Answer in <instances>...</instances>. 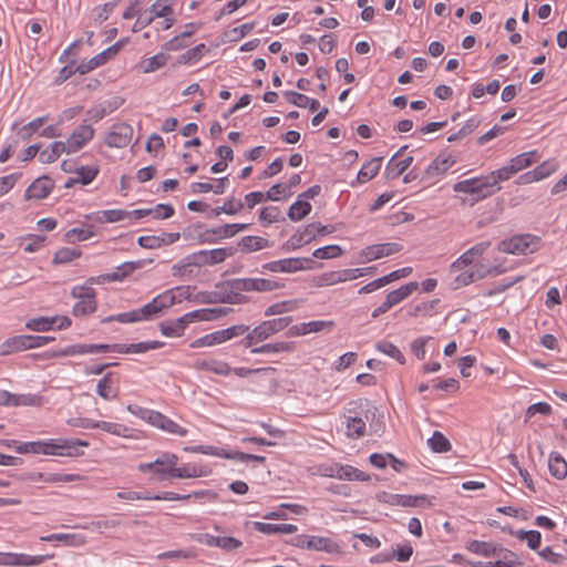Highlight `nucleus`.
Wrapping results in <instances>:
<instances>
[{
    "label": "nucleus",
    "instance_id": "nucleus-43",
    "mask_svg": "<svg viewBox=\"0 0 567 567\" xmlns=\"http://www.w3.org/2000/svg\"><path fill=\"white\" fill-rule=\"evenodd\" d=\"M293 346L291 342H275V343H266L260 347H256L251 349V353H279V352H290L292 351Z\"/></svg>",
    "mask_w": 567,
    "mask_h": 567
},
{
    "label": "nucleus",
    "instance_id": "nucleus-34",
    "mask_svg": "<svg viewBox=\"0 0 567 567\" xmlns=\"http://www.w3.org/2000/svg\"><path fill=\"white\" fill-rule=\"evenodd\" d=\"M382 165V157H374L363 164L358 173V182L365 183L371 181L380 171Z\"/></svg>",
    "mask_w": 567,
    "mask_h": 567
},
{
    "label": "nucleus",
    "instance_id": "nucleus-23",
    "mask_svg": "<svg viewBox=\"0 0 567 567\" xmlns=\"http://www.w3.org/2000/svg\"><path fill=\"white\" fill-rule=\"evenodd\" d=\"M38 398L32 394H12L6 390H0V405L3 406H20V405H34Z\"/></svg>",
    "mask_w": 567,
    "mask_h": 567
},
{
    "label": "nucleus",
    "instance_id": "nucleus-42",
    "mask_svg": "<svg viewBox=\"0 0 567 567\" xmlns=\"http://www.w3.org/2000/svg\"><path fill=\"white\" fill-rule=\"evenodd\" d=\"M298 306H299V301L296 299L276 302V303L269 306L265 310V316L271 317V316H276V315H282L285 312L296 310L298 308Z\"/></svg>",
    "mask_w": 567,
    "mask_h": 567
},
{
    "label": "nucleus",
    "instance_id": "nucleus-41",
    "mask_svg": "<svg viewBox=\"0 0 567 567\" xmlns=\"http://www.w3.org/2000/svg\"><path fill=\"white\" fill-rule=\"evenodd\" d=\"M58 321L56 317H38L27 321L25 328L32 331H49Z\"/></svg>",
    "mask_w": 567,
    "mask_h": 567
},
{
    "label": "nucleus",
    "instance_id": "nucleus-55",
    "mask_svg": "<svg viewBox=\"0 0 567 567\" xmlns=\"http://www.w3.org/2000/svg\"><path fill=\"white\" fill-rule=\"evenodd\" d=\"M49 120L48 115L37 117L23 125L21 128V136L23 140H29L39 128Z\"/></svg>",
    "mask_w": 567,
    "mask_h": 567
},
{
    "label": "nucleus",
    "instance_id": "nucleus-22",
    "mask_svg": "<svg viewBox=\"0 0 567 567\" xmlns=\"http://www.w3.org/2000/svg\"><path fill=\"white\" fill-rule=\"evenodd\" d=\"M494 561H486L483 567H518L522 563L518 556L506 548L499 547L496 551Z\"/></svg>",
    "mask_w": 567,
    "mask_h": 567
},
{
    "label": "nucleus",
    "instance_id": "nucleus-54",
    "mask_svg": "<svg viewBox=\"0 0 567 567\" xmlns=\"http://www.w3.org/2000/svg\"><path fill=\"white\" fill-rule=\"evenodd\" d=\"M343 254V250L338 245H328L324 247L317 248L312 256L319 259H331L337 258Z\"/></svg>",
    "mask_w": 567,
    "mask_h": 567
},
{
    "label": "nucleus",
    "instance_id": "nucleus-32",
    "mask_svg": "<svg viewBox=\"0 0 567 567\" xmlns=\"http://www.w3.org/2000/svg\"><path fill=\"white\" fill-rule=\"evenodd\" d=\"M270 246L268 239L259 236H244L238 243L240 250L246 252L258 251Z\"/></svg>",
    "mask_w": 567,
    "mask_h": 567
},
{
    "label": "nucleus",
    "instance_id": "nucleus-9",
    "mask_svg": "<svg viewBox=\"0 0 567 567\" xmlns=\"http://www.w3.org/2000/svg\"><path fill=\"white\" fill-rule=\"evenodd\" d=\"M233 248H216L212 250H200L188 255V260L199 268L203 266H214L223 262L227 257L233 256Z\"/></svg>",
    "mask_w": 567,
    "mask_h": 567
},
{
    "label": "nucleus",
    "instance_id": "nucleus-46",
    "mask_svg": "<svg viewBox=\"0 0 567 567\" xmlns=\"http://www.w3.org/2000/svg\"><path fill=\"white\" fill-rule=\"evenodd\" d=\"M167 61H168V55H166L163 52H159V53L146 59L145 61H143V63H142L143 72L144 73L155 72L156 70L165 66Z\"/></svg>",
    "mask_w": 567,
    "mask_h": 567
},
{
    "label": "nucleus",
    "instance_id": "nucleus-62",
    "mask_svg": "<svg viewBox=\"0 0 567 567\" xmlns=\"http://www.w3.org/2000/svg\"><path fill=\"white\" fill-rule=\"evenodd\" d=\"M412 163H413V157L412 156H408L406 158L401 159L399 162L394 161V163L392 165V172H388L386 171V177L388 178H396V177H399L400 175H402L410 167V165Z\"/></svg>",
    "mask_w": 567,
    "mask_h": 567
},
{
    "label": "nucleus",
    "instance_id": "nucleus-1",
    "mask_svg": "<svg viewBox=\"0 0 567 567\" xmlns=\"http://www.w3.org/2000/svg\"><path fill=\"white\" fill-rule=\"evenodd\" d=\"M375 411V408L368 400H357L348 403L344 417L347 419V435L350 439H359L365 434V421L359 416L364 413L369 420V413Z\"/></svg>",
    "mask_w": 567,
    "mask_h": 567
},
{
    "label": "nucleus",
    "instance_id": "nucleus-7",
    "mask_svg": "<svg viewBox=\"0 0 567 567\" xmlns=\"http://www.w3.org/2000/svg\"><path fill=\"white\" fill-rule=\"evenodd\" d=\"M249 327L246 324H235L227 329L218 330L208 334H205L204 337H200L193 341L190 344L192 348H200V347H212L215 344L223 343L225 341L231 340L234 338L244 336L246 332H248Z\"/></svg>",
    "mask_w": 567,
    "mask_h": 567
},
{
    "label": "nucleus",
    "instance_id": "nucleus-26",
    "mask_svg": "<svg viewBox=\"0 0 567 567\" xmlns=\"http://www.w3.org/2000/svg\"><path fill=\"white\" fill-rule=\"evenodd\" d=\"M456 163L452 155L437 156L425 169L424 177L433 178L444 174L451 166Z\"/></svg>",
    "mask_w": 567,
    "mask_h": 567
},
{
    "label": "nucleus",
    "instance_id": "nucleus-45",
    "mask_svg": "<svg viewBox=\"0 0 567 567\" xmlns=\"http://www.w3.org/2000/svg\"><path fill=\"white\" fill-rule=\"evenodd\" d=\"M427 443L435 453H445L452 449L450 441L439 431H434Z\"/></svg>",
    "mask_w": 567,
    "mask_h": 567
},
{
    "label": "nucleus",
    "instance_id": "nucleus-12",
    "mask_svg": "<svg viewBox=\"0 0 567 567\" xmlns=\"http://www.w3.org/2000/svg\"><path fill=\"white\" fill-rule=\"evenodd\" d=\"M310 262V258H285L280 260H275L270 262H266L261 266V272H286L293 274L300 270H305L306 267L302 262Z\"/></svg>",
    "mask_w": 567,
    "mask_h": 567
},
{
    "label": "nucleus",
    "instance_id": "nucleus-44",
    "mask_svg": "<svg viewBox=\"0 0 567 567\" xmlns=\"http://www.w3.org/2000/svg\"><path fill=\"white\" fill-rule=\"evenodd\" d=\"M172 2L173 0H156L150 9V16L154 17V19L173 16L174 9Z\"/></svg>",
    "mask_w": 567,
    "mask_h": 567
},
{
    "label": "nucleus",
    "instance_id": "nucleus-51",
    "mask_svg": "<svg viewBox=\"0 0 567 567\" xmlns=\"http://www.w3.org/2000/svg\"><path fill=\"white\" fill-rule=\"evenodd\" d=\"M535 155H536L535 152H527V153L519 154V155L515 156L514 158H512L509 161V163H511L512 167L514 168L515 173H518L522 169L534 164Z\"/></svg>",
    "mask_w": 567,
    "mask_h": 567
},
{
    "label": "nucleus",
    "instance_id": "nucleus-60",
    "mask_svg": "<svg viewBox=\"0 0 567 567\" xmlns=\"http://www.w3.org/2000/svg\"><path fill=\"white\" fill-rule=\"evenodd\" d=\"M193 267H195L194 264H190L188 256H186L178 264L173 266V274L181 278H190L193 275Z\"/></svg>",
    "mask_w": 567,
    "mask_h": 567
},
{
    "label": "nucleus",
    "instance_id": "nucleus-27",
    "mask_svg": "<svg viewBox=\"0 0 567 567\" xmlns=\"http://www.w3.org/2000/svg\"><path fill=\"white\" fill-rule=\"evenodd\" d=\"M307 549L324 551L328 554L340 553V547L331 538L322 536H310V539L306 544Z\"/></svg>",
    "mask_w": 567,
    "mask_h": 567
},
{
    "label": "nucleus",
    "instance_id": "nucleus-21",
    "mask_svg": "<svg viewBox=\"0 0 567 567\" xmlns=\"http://www.w3.org/2000/svg\"><path fill=\"white\" fill-rule=\"evenodd\" d=\"M491 247V241H481L466 250L455 261L452 262L451 268L455 270H462L464 267L473 264V261L483 256L485 251Z\"/></svg>",
    "mask_w": 567,
    "mask_h": 567
},
{
    "label": "nucleus",
    "instance_id": "nucleus-59",
    "mask_svg": "<svg viewBox=\"0 0 567 567\" xmlns=\"http://www.w3.org/2000/svg\"><path fill=\"white\" fill-rule=\"evenodd\" d=\"M93 284H90L87 281L86 285H83V286H74L71 290V296L78 300H86V298L89 299H95L96 297V292L95 290L91 287Z\"/></svg>",
    "mask_w": 567,
    "mask_h": 567
},
{
    "label": "nucleus",
    "instance_id": "nucleus-4",
    "mask_svg": "<svg viewBox=\"0 0 567 567\" xmlns=\"http://www.w3.org/2000/svg\"><path fill=\"white\" fill-rule=\"evenodd\" d=\"M333 230V226L321 225L320 223L308 224L306 227L297 230L292 236H290V238L282 245V249L285 251L299 249L315 240L318 236L329 235Z\"/></svg>",
    "mask_w": 567,
    "mask_h": 567
},
{
    "label": "nucleus",
    "instance_id": "nucleus-29",
    "mask_svg": "<svg viewBox=\"0 0 567 567\" xmlns=\"http://www.w3.org/2000/svg\"><path fill=\"white\" fill-rule=\"evenodd\" d=\"M384 502L389 505L393 506H402V507H416L421 502L425 501V496H411V495H400V494H386L383 493Z\"/></svg>",
    "mask_w": 567,
    "mask_h": 567
},
{
    "label": "nucleus",
    "instance_id": "nucleus-20",
    "mask_svg": "<svg viewBox=\"0 0 567 567\" xmlns=\"http://www.w3.org/2000/svg\"><path fill=\"white\" fill-rule=\"evenodd\" d=\"M402 250V246L398 243H385L371 245L362 250V256L368 260H377L383 257L391 256Z\"/></svg>",
    "mask_w": 567,
    "mask_h": 567
},
{
    "label": "nucleus",
    "instance_id": "nucleus-5",
    "mask_svg": "<svg viewBox=\"0 0 567 567\" xmlns=\"http://www.w3.org/2000/svg\"><path fill=\"white\" fill-rule=\"evenodd\" d=\"M87 442L76 440L74 442L62 441L55 443L53 440L48 442H29V453L33 454H45V455H73V451H76V446H87Z\"/></svg>",
    "mask_w": 567,
    "mask_h": 567
},
{
    "label": "nucleus",
    "instance_id": "nucleus-33",
    "mask_svg": "<svg viewBox=\"0 0 567 567\" xmlns=\"http://www.w3.org/2000/svg\"><path fill=\"white\" fill-rule=\"evenodd\" d=\"M188 323L182 316L176 320L161 322L159 329L162 334L166 337H179L184 333V330L186 329Z\"/></svg>",
    "mask_w": 567,
    "mask_h": 567
},
{
    "label": "nucleus",
    "instance_id": "nucleus-28",
    "mask_svg": "<svg viewBox=\"0 0 567 567\" xmlns=\"http://www.w3.org/2000/svg\"><path fill=\"white\" fill-rule=\"evenodd\" d=\"M42 542H61L63 543L64 545L66 546H73V547H80V546H83L86 544V538L85 536L81 535V534H62V533H56V534H51V535H48V536H42L40 538Z\"/></svg>",
    "mask_w": 567,
    "mask_h": 567
},
{
    "label": "nucleus",
    "instance_id": "nucleus-50",
    "mask_svg": "<svg viewBox=\"0 0 567 567\" xmlns=\"http://www.w3.org/2000/svg\"><path fill=\"white\" fill-rule=\"evenodd\" d=\"M378 351L395 359L399 363L403 364L405 362L404 355L400 351V349L388 341H381L375 344Z\"/></svg>",
    "mask_w": 567,
    "mask_h": 567
},
{
    "label": "nucleus",
    "instance_id": "nucleus-31",
    "mask_svg": "<svg viewBox=\"0 0 567 567\" xmlns=\"http://www.w3.org/2000/svg\"><path fill=\"white\" fill-rule=\"evenodd\" d=\"M194 367L197 370L212 371L218 375H228L231 368L228 363L218 360H196Z\"/></svg>",
    "mask_w": 567,
    "mask_h": 567
},
{
    "label": "nucleus",
    "instance_id": "nucleus-48",
    "mask_svg": "<svg viewBox=\"0 0 567 567\" xmlns=\"http://www.w3.org/2000/svg\"><path fill=\"white\" fill-rule=\"evenodd\" d=\"M94 233L92 231V226L89 227H75L68 230L64 235L65 240L68 243L83 241L92 237Z\"/></svg>",
    "mask_w": 567,
    "mask_h": 567
},
{
    "label": "nucleus",
    "instance_id": "nucleus-19",
    "mask_svg": "<svg viewBox=\"0 0 567 567\" xmlns=\"http://www.w3.org/2000/svg\"><path fill=\"white\" fill-rule=\"evenodd\" d=\"M118 52H120V45L113 44V45L109 47L107 49H105L104 51H102L101 53L93 56L92 59H90L87 62H83V63L79 64L76 66V71L80 74L89 73V72L93 71L94 69L105 64L111 56L116 55Z\"/></svg>",
    "mask_w": 567,
    "mask_h": 567
},
{
    "label": "nucleus",
    "instance_id": "nucleus-11",
    "mask_svg": "<svg viewBox=\"0 0 567 567\" xmlns=\"http://www.w3.org/2000/svg\"><path fill=\"white\" fill-rule=\"evenodd\" d=\"M178 456L173 453H163L154 462L141 463L137 470L142 473L153 471L155 474L172 476L173 466L177 465Z\"/></svg>",
    "mask_w": 567,
    "mask_h": 567
},
{
    "label": "nucleus",
    "instance_id": "nucleus-17",
    "mask_svg": "<svg viewBox=\"0 0 567 567\" xmlns=\"http://www.w3.org/2000/svg\"><path fill=\"white\" fill-rule=\"evenodd\" d=\"M118 382L117 373H106L96 384L97 395L106 401L116 399L118 395Z\"/></svg>",
    "mask_w": 567,
    "mask_h": 567
},
{
    "label": "nucleus",
    "instance_id": "nucleus-6",
    "mask_svg": "<svg viewBox=\"0 0 567 567\" xmlns=\"http://www.w3.org/2000/svg\"><path fill=\"white\" fill-rule=\"evenodd\" d=\"M227 286L246 292H271L285 288L284 282L270 278H235L228 280Z\"/></svg>",
    "mask_w": 567,
    "mask_h": 567
},
{
    "label": "nucleus",
    "instance_id": "nucleus-61",
    "mask_svg": "<svg viewBox=\"0 0 567 567\" xmlns=\"http://www.w3.org/2000/svg\"><path fill=\"white\" fill-rule=\"evenodd\" d=\"M112 321H117V322H121V323L137 322L138 321V317H137V313H136V309L132 310V311H128V312H123V313H118V315H115V316L105 317V318H103L101 320L102 323H110Z\"/></svg>",
    "mask_w": 567,
    "mask_h": 567
},
{
    "label": "nucleus",
    "instance_id": "nucleus-57",
    "mask_svg": "<svg viewBox=\"0 0 567 567\" xmlns=\"http://www.w3.org/2000/svg\"><path fill=\"white\" fill-rule=\"evenodd\" d=\"M75 174L78 175V181L82 185H87L96 177L99 168L94 166H81L75 169Z\"/></svg>",
    "mask_w": 567,
    "mask_h": 567
},
{
    "label": "nucleus",
    "instance_id": "nucleus-15",
    "mask_svg": "<svg viewBox=\"0 0 567 567\" xmlns=\"http://www.w3.org/2000/svg\"><path fill=\"white\" fill-rule=\"evenodd\" d=\"M133 136V127L126 123H118L112 126L105 143L110 147L122 148L130 144Z\"/></svg>",
    "mask_w": 567,
    "mask_h": 567
},
{
    "label": "nucleus",
    "instance_id": "nucleus-2",
    "mask_svg": "<svg viewBox=\"0 0 567 567\" xmlns=\"http://www.w3.org/2000/svg\"><path fill=\"white\" fill-rule=\"evenodd\" d=\"M453 189L456 193H465L473 196L472 205L483 200L501 189V186H495L488 176L473 177L460 181L454 184Z\"/></svg>",
    "mask_w": 567,
    "mask_h": 567
},
{
    "label": "nucleus",
    "instance_id": "nucleus-25",
    "mask_svg": "<svg viewBox=\"0 0 567 567\" xmlns=\"http://www.w3.org/2000/svg\"><path fill=\"white\" fill-rule=\"evenodd\" d=\"M164 346L162 341H147L131 344L116 343L113 347V351L118 353H144L150 350L159 349Z\"/></svg>",
    "mask_w": 567,
    "mask_h": 567
},
{
    "label": "nucleus",
    "instance_id": "nucleus-47",
    "mask_svg": "<svg viewBox=\"0 0 567 567\" xmlns=\"http://www.w3.org/2000/svg\"><path fill=\"white\" fill-rule=\"evenodd\" d=\"M203 475V471L200 467L196 466V465H193V464H187L183 467H176L173 466V471H172V478H190V477H199Z\"/></svg>",
    "mask_w": 567,
    "mask_h": 567
},
{
    "label": "nucleus",
    "instance_id": "nucleus-24",
    "mask_svg": "<svg viewBox=\"0 0 567 567\" xmlns=\"http://www.w3.org/2000/svg\"><path fill=\"white\" fill-rule=\"evenodd\" d=\"M31 349L30 334H21L9 338L0 346V354L7 355L13 352Z\"/></svg>",
    "mask_w": 567,
    "mask_h": 567
},
{
    "label": "nucleus",
    "instance_id": "nucleus-63",
    "mask_svg": "<svg viewBox=\"0 0 567 567\" xmlns=\"http://www.w3.org/2000/svg\"><path fill=\"white\" fill-rule=\"evenodd\" d=\"M290 195L289 186L285 184L272 185L267 193H265L267 200H279L280 196L287 197Z\"/></svg>",
    "mask_w": 567,
    "mask_h": 567
},
{
    "label": "nucleus",
    "instance_id": "nucleus-64",
    "mask_svg": "<svg viewBox=\"0 0 567 567\" xmlns=\"http://www.w3.org/2000/svg\"><path fill=\"white\" fill-rule=\"evenodd\" d=\"M279 214H280V210L278 207H275V206L264 207L260 210L259 219L265 225H270L278 220Z\"/></svg>",
    "mask_w": 567,
    "mask_h": 567
},
{
    "label": "nucleus",
    "instance_id": "nucleus-35",
    "mask_svg": "<svg viewBox=\"0 0 567 567\" xmlns=\"http://www.w3.org/2000/svg\"><path fill=\"white\" fill-rule=\"evenodd\" d=\"M153 425L171 434H176L179 436H185L187 434V430L185 427H182L179 424L168 419L161 412H158V415Z\"/></svg>",
    "mask_w": 567,
    "mask_h": 567
},
{
    "label": "nucleus",
    "instance_id": "nucleus-18",
    "mask_svg": "<svg viewBox=\"0 0 567 567\" xmlns=\"http://www.w3.org/2000/svg\"><path fill=\"white\" fill-rule=\"evenodd\" d=\"M54 187V182L48 176H41L34 179L24 193V199H43L49 196Z\"/></svg>",
    "mask_w": 567,
    "mask_h": 567
},
{
    "label": "nucleus",
    "instance_id": "nucleus-3",
    "mask_svg": "<svg viewBox=\"0 0 567 567\" xmlns=\"http://www.w3.org/2000/svg\"><path fill=\"white\" fill-rule=\"evenodd\" d=\"M292 322V317H280L271 320L262 321L260 324L255 327L251 331L246 332V337L241 340V344L246 348H250L257 343H260L271 336L282 331Z\"/></svg>",
    "mask_w": 567,
    "mask_h": 567
},
{
    "label": "nucleus",
    "instance_id": "nucleus-39",
    "mask_svg": "<svg viewBox=\"0 0 567 567\" xmlns=\"http://www.w3.org/2000/svg\"><path fill=\"white\" fill-rule=\"evenodd\" d=\"M548 468L550 474L557 480H563L567 476V462L558 453L550 454Z\"/></svg>",
    "mask_w": 567,
    "mask_h": 567
},
{
    "label": "nucleus",
    "instance_id": "nucleus-16",
    "mask_svg": "<svg viewBox=\"0 0 567 567\" xmlns=\"http://www.w3.org/2000/svg\"><path fill=\"white\" fill-rule=\"evenodd\" d=\"M94 136V128L89 124L80 125L65 143L66 153L80 151Z\"/></svg>",
    "mask_w": 567,
    "mask_h": 567
},
{
    "label": "nucleus",
    "instance_id": "nucleus-10",
    "mask_svg": "<svg viewBox=\"0 0 567 567\" xmlns=\"http://www.w3.org/2000/svg\"><path fill=\"white\" fill-rule=\"evenodd\" d=\"M192 539L207 545L209 547H218L225 551H234L243 546V542L230 536H215L208 533L193 534Z\"/></svg>",
    "mask_w": 567,
    "mask_h": 567
},
{
    "label": "nucleus",
    "instance_id": "nucleus-8",
    "mask_svg": "<svg viewBox=\"0 0 567 567\" xmlns=\"http://www.w3.org/2000/svg\"><path fill=\"white\" fill-rule=\"evenodd\" d=\"M176 300V296L172 291H165L152 299L140 309H136L138 321L152 320L157 318L165 309L171 308Z\"/></svg>",
    "mask_w": 567,
    "mask_h": 567
},
{
    "label": "nucleus",
    "instance_id": "nucleus-53",
    "mask_svg": "<svg viewBox=\"0 0 567 567\" xmlns=\"http://www.w3.org/2000/svg\"><path fill=\"white\" fill-rule=\"evenodd\" d=\"M95 310H96V300L86 298V300H79L73 306L72 313L75 317H83V316L94 312Z\"/></svg>",
    "mask_w": 567,
    "mask_h": 567
},
{
    "label": "nucleus",
    "instance_id": "nucleus-52",
    "mask_svg": "<svg viewBox=\"0 0 567 567\" xmlns=\"http://www.w3.org/2000/svg\"><path fill=\"white\" fill-rule=\"evenodd\" d=\"M127 411L132 414H134L135 416L146 421L147 423L150 424H154L157 415H158V412L157 411H154V410H150V409H145V408H142V406H138V405H127Z\"/></svg>",
    "mask_w": 567,
    "mask_h": 567
},
{
    "label": "nucleus",
    "instance_id": "nucleus-14",
    "mask_svg": "<svg viewBox=\"0 0 567 567\" xmlns=\"http://www.w3.org/2000/svg\"><path fill=\"white\" fill-rule=\"evenodd\" d=\"M535 239L536 237H533L532 235L514 236L511 239L501 241L498 250L513 255L526 254L528 251L532 252L533 249L530 246Z\"/></svg>",
    "mask_w": 567,
    "mask_h": 567
},
{
    "label": "nucleus",
    "instance_id": "nucleus-13",
    "mask_svg": "<svg viewBox=\"0 0 567 567\" xmlns=\"http://www.w3.org/2000/svg\"><path fill=\"white\" fill-rule=\"evenodd\" d=\"M143 266L142 260L137 261H126L118 266L115 271L110 274H104L97 277L89 278L90 284H102L104 281H120L133 274L135 270L140 269Z\"/></svg>",
    "mask_w": 567,
    "mask_h": 567
},
{
    "label": "nucleus",
    "instance_id": "nucleus-49",
    "mask_svg": "<svg viewBox=\"0 0 567 567\" xmlns=\"http://www.w3.org/2000/svg\"><path fill=\"white\" fill-rule=\"evenodd\" d=\"M95 429H101L104 432L111 433L117 436H128L130 429L125 425L105 421H96Z\"/></svg>",
    "mask_w": 567,
    "mask_h": 567
},
{
    "label": "nucleus",
    "instance_id": "nucleus-56",
    "mask_svg": "<svg viewBox=\"0 0 567 567\" xmlns=\"http://www.w3.org/2000/svg\"><path fill=\"white\" fill-rule=\"evenodd\" d=\"M515 171L512 167L511 163L505 165L496 171H493L488 177L492 182H495V186H499L501 182L508 181L513 175H515Z\"/></svg>",
    "mask_w": 567,
    "mask_h": 567
},
{
    "label": "nucleus",
    "instance_id": "nucleus-40",
    "mask_svg": "<svg viewBox=\"0 0 567 567\" xmlns=\"http://www.w3.org/2000/svg\"><path fill=\"white\" fill-rule=\"evenodd\" d=\"M311 212V205L307 200L298 199L295 202L288 210V217L292 221H299L309 215Z\"/></svg>",
    "mask_w": 567,
    "mask_h": 567
},
{
    "label": "nucleus",
    "instance_id": "nucleus-37",
    "mask_svg": "<svg viewBox=\"0 0 567 567\" xmlns=\"http://www.w3.org/2000/svg\"><path fill=\"white\" fill-rule=\"evenodd\" d=\"M466 548L476 555L484 557H494L499 546L491 542L471 540Z\"/></svg>",
    "mask_w": 567,
    "mask_h": 567
},
{
    "label": "nucleus",
    "instance_id": "nucleus-36",
    "mask_svg": "<svg viewBox=\"0 0 567 567\" xmlns=\"http://www.w3.org/2000/svg\"><path fill=\"white\" fill-rule=\"evenodd\" d=\"M416 289L417 282H409L404 286H401L399 289L389 292L385 297V300L391 307H393L406 299Z\"/></svg>",
    "mask_w": 567,
    "mask_h": 567
},
{
    "label": "nucleus",
    "instance_id": "nucleus-30",
    "mask_svg": "<svg viewBox=\"0 0 567 567\" xmlns=\"http://www.w3.org/2000/svg\"><path fill=\"white\" fill-rule=\"evenodd\" d=\"M254 527L256 530L267 535L293 534L298 529V527L293 524H269L261 522H255Z\"/></svg>",
    "mask_w": 567,
    "mask_h": 567
},
{
    "label": "nucleus",
    "instance_id": "nucleus-58",
    "mask_svg": "<svg viewBox=\"0 0 567 567\" xmlns=\"http://www.w3.org/2000/svg\"><path fill=\"white\" fill-rule=\"evenodd\" d=\"M81 256V251L73 248H61L53 257L54 264H66Z\"/></svg>",
    "mask_w": 567,
    "mask_h": 567
},
{
    "label": "nucleus",
    "instance_id": "nucleus-38",
    "mask_svg": "<svg viewBox=\"0 0 567 567\" xmlns=\"http://www.w3.org/2000/svg\"><path fill=\"white\" fill-rule=\"evenodd\" d=\"M62 153H66L65 143L58 141L51 144L47 150H43L39 154V161L43 164L54 163Z\"/></svg>",
    "mask_w": 567,
    "mask_h": 567
}]
</instances>
